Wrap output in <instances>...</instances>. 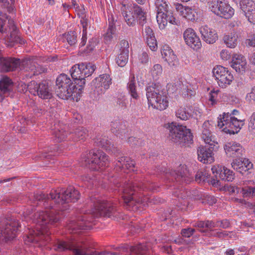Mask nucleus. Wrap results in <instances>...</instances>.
<instances>
[{
    "label": "nucleus",
    "mask_w": 255,
    "mask_h": 255,
    "mask_svg": "<svg viewBox=\"0 0 255 255\" xmlns=\"http://www.w3.org/2000/svg\"><path fill=\"white\" fill-rule=\"evenodd\" d=\"M60 218V212L54 209L35 213L33 215V222L36 224V227L34 230H29L25 241L30 243L38 242L45 235L48 236L50 226L58 222Z\"/></svg>",
    "instance_id": "f257e3e1"
},
{
    "label": "nucleus",
    "mask_w": 255,
    "mask_h": 255,
    "mask_svg": "<svg viewBox=\"0 0 255 255\" xmlns=\"http://www.w3.org/2000/svg\"><path fill=\"white\" fill-rule=\"evenodd\" d=\"M34 199L36 201H44L43 205L45 208L51 207V202L63 205L69 202H75L80 197V193L73 187L70 186L66 190H52L49 195H45L42 192H37L34 195Z\"/></svg>",
    "instance_id": "f03ea898"
},
{
    "label": "nucleus",
    "mask_w": 255,
    "mask_h": 255,
    "mask_svg": "<svg viewBox=\"0 0 255 255\" xmlns=\"http://www.w3.org/2000/svg\"><path fill=\"white\" fill-rule=\"evenodd\" d=\"M145 189L152 190L149 184H144L142 182L137 181L129 182L124 185L122 189V197L124 202L129 205H132L134 203L143 204L145 206L148 200L147 197H137L135 192L137 190H144Z\"/></svg>",
    "instance_id": "7ed1b4c3"
},
{
    "label": "nucleus",
    "mask_w": 255,
    "mask_h": 255,
    "mask_svg": "<svg viewBox=\"0 0 255 255\" xmlns=\"http://www.w3.org/2000/svg\"><path fill=\"white\" fill-rule=\"evenodd\" d=\"M56 93L57 95L62 99H68L71 98L77 102L79 100V94L80 91L77 90V92H73L75 84L72 82L70 78L66 74H60L56 81Z\"/></svg>",
    "instance_id": "20e7f679"
},
{
    "label": "nucleus",
    "mask_w": 255,
    "mask_h": 255,
    "mask_svg": "<svg viewBox=\"0 0 255 255\" xmlns=\"http://www.w3.org/2000/svg\"><path fill=\"white\" fill-rule=\"evenodd\" d=\"M166 128L169 130V136L174 143L183 146L193 141V135L190 129L182 125L172 123L168 124Z\"/></svg>",
    "instance_id": "39448f33"
},
{
    "label": "nucleus",
    "mask_w": 255,
    "mask_h": 255,
    "mask_svg": "<svg viewBox=\"0 0 255 255\" xmlns=\"http://www.w3.org/2000/svg\"><path fill=\"white\" fill-rule=\"evenodd\" d=\"M146 97L148 104L157 110H164L168 106L166 95L154 87L149 86L146 88Z\"/></svg>",
    "instance_id": "423d86ee"
},
{
    "label": "nucleus",
    "mask_w": 255,
    "mask_h": 255,
    "mask_svg": "<svg viewBox=\"0 0 255 255\" xmlns=\"http://www.w3.org/2000/svg\"><path fill=\"white\" fill-rule=\"evenodd\" d=\"M19 223L14 218L5 220L0 225V242H7L15 237Z\"/></svg>",
    "instance_id": "0eeeda50"
},
{
    "label": "nucleus",
    "mask_w": 255,
    "mask_h": 255,
    "mask_svg": "<svg viewBox=\"0 0 255 255\" xmlns=\"http://www.w3.org/2000/svg\"><path fill=\"white\" fill-rule=\"evenodd\" d=\"M209 9L215 14L226 19L234 14V9L228 3L227 0H210Z\"/></svg>",
    "instance_id": "6e6552de"
},
{
    "label": "nucleus",
    "mask_w": 255,
    "mask_h": 255,
    "mask_svg": "<svg viewBox=\"0 0 255 255\" xmlns=\"http://www.w3.org/2000/svg\"><path fill=\"white\" fill-rule=\"evenodd\" d=\"M27 88L30 93L35 96H38L42 99H50L52 97L51 89L46 81H43L39 84L32 81L28 84Z\"/></svg>",
    "instance_id": "1a4fd4ad"
},
{
    "label": "nucleus",
    "mask_w": 255,
    "mask_h": 255,
    "mask_svg": "<svg viewBox=\"0 0 255 255\" xmlns=\"http://www.w3.org/2000/svg\"><path fill=\"white\" fill-rule=\"evenodd\" d=\"M213 74L219 86L222 88H226L230 85L234 79L233 74L228 68L221 65L216 66L213 68Z\"/></svg>",
    "instance_id": "9d476101"
},
{
    "label": "nucleus",
    "mask_w": 255,
    "mask_h": 255,
    "mask_svg": "<svg viewBox=\"0 0 255 255\" xmlns=\"http://www.w3.org/2000/svg\"><path fill=\"white\" fill-rule=\"evenodd\" d=\"M20 69L30 73V77L45 72L46 69L42 67L33 59H25L20 61Z\"/></svg>",
    "instance_id": "9b49d317"
},
{
    "label": "nucleus",
    "mask_w": 255,
    "mask_h": 255,
    "mask_svg": "<svg viewBox=\"0 0 255 255\" xmlns=\"http://www.w3.org/2000/svg\"><path fill=\"white\" fill-rule=\"evenodd\" d=\"M118 215L116 206L105 201H97V217H116Z\"/></svg>",
    "instance_id": "f8f14e48"
},
{
    "label": "nucleus",
    "mask_w": 255,
    "mask_h": 255,
    "mask_svg": "<svg viewBox=\"0 0 255 255\" xmlns=\"http://www.w3.org/2000/svg\"><path fill=\"white\" fill-rule=\"evenodd\" d=\"M114 9L113 8H109L107 10L109 28L107 32L104 36V40L105 43H110L114 36L116 35V28L115 25V21H117L116 15L114 14Z\"/></svg>",
    "instance_id": "ddd939ff"
},
{
    "label": "nucleus",
    "mask_w": 255,
    "mask_h": 255,
    "mask_svg": "<svg viewBox=\"0 0 255 255\" xmlns=\"http://www.w3.org/2000/svg\"><path fill=\"white\" fill-rule=\"evenodd\" d=\"M161 53L162 58L171 68H176L178 66L179 62L177 56L168 45H164L162 48Z\"/></svg>",
    "instance_id": "4468645a"
},
{
    "label": "nucleus",
    "mask_w": 255,
    "mask_h": 255,
    "mask_svg": "<svg viewBox=\"0 0 255 255\" xmlns=\"http://www.w3.org/2000/svg\"><path fill=\"white\" fill-rule=\"evenodd\" d=\"M9 34L7 35L6 41L9 43V46H13L15 43H24L18 34V32L16 26L12 19L8 20Z\"/></svg>",
    "instance_id": "2eb2a0df"
},
{
    "label": "nucleus",
    "mask_w": 255,
    "mask_h": 255,
    "mask_svg": "<svg viewBox=\"0 0 255 255\" xmlns=\"http://www.w3.org/2000/svg\"><path fill=\"white\" fill-rule=\"evenodd\" d=\"M211 170L215 176L222 180L232 181L234 179V174L233 171L224 166L220 165L213 166Z\"/></svg>",
    "instance_id": "dca6fc26"
},
{
    "label": "nucleus",
    "mask_w": 255,
    "mask_h": 255,
    "mask_svg": "<svg viewBox=\"0 0 255 255\" xmlns=\"http://www.w3.org/2000/svg\"><path fill=\"white\" fill-rule=\"evenodd\" d=\"M183 37L186 43L191 48L198 49L201 47L200 39L193 29H187L184 32Z\"/></svg>",
    "instance_id": "f3484780"
},
{
    "label": "nucleus",
    "mask_w": 255,
    "mask_h": 255,
    "mask_svg": "<svg viewBox=\"0 0 255 255\" xmlns=\"http://www.w3.org/2000/svg\"><path fill=\"white\" fill-rule=\"evenodd\" d=\"M240 7L249 21L255 24V3L250 0H244L241 2Z\"/></svg>",
    "instance_id": "a211bd4d"
},
{
    "label": "nucleus",
    "mask_w": 255,
    "mask_h": 255,
    "mask_svg": "<svg viewBox=\"0 0 255 255\" xmlns=\"http://www.w3.org/2000/svg\"><path fill=\"white\" fill-rule=\"evenodd\" d=\"M217 149V146H210L208 148L200 147L197 150L198 160L203 163H211L214 161L213 150Z\"/></svg>",
    "instance_id": "6ab92c4d"
},
{
    "label": "nucleus",
    "mask_w": 255,
    "mask_h": 255,
    "mask_svg": "<svg viewBox=\"0 0 255 255\" xmlns=\"http://www.w3.org/2000/svg\"><path fill=\"white\" fill-rule=\"evenodd\" d=\"M212 126L209 121H205L202 127V133L201 137L204 141L210 146H216L218 142L215 140L211 132Z\"/></svg>",
    "instance_id": "aec40b11"
},
{
    "label": "nucleus",
    "mask_w": 255,
    "mask_h": 255,
    "mask_svg": "<svg viewBox=\"0 0 255 255\" xmlns=\"http://www.w3.org/2000/svg\"><path fill=\"white\" fill-rule=\"evenodd\" d=\"M200 32L202 39L208 44L214 43L218 39V35L216 30L204 25L200 28Z\"/></svg>",
    "instance_id": "412c9836"
},
{
    "label": "nucleus",
    "mask_w": 255,
    "mask_h": 255,
    "mask_svg": "<svg viewBox=\"0 0 255 255\" xmlns=\"http://www.w3.org/2000/svg\"><path fill=\"white\" fill-rule=\"evenodd\" d=\"M111 131L122 139L128 136V130L124 121L115 120L111 123Z\"/></svg>",
    "instance_id": "4be33fe9"
},
{
    "label": "nucleus",
    "mask_w": 255,
    "mask_h": 255,
    "mask_svg": "<svg viewBox=\"0 0 255 255\" xmlns=\"http://www.w3.org/2000/svg\"><path fill=\"white\" fill-rule=\"evenodd\" d=\"M232 167L237 172L244 174L252 168L253 164L247 158L236 159L231 163Z\"/></svg>",
    "instance_id": "5701e85b"
},
{
    "label": "nucleus",
    "mask_w": 255,
    "mask_h": 255,
    "mask_svg": "<svg viewBox=\"0 0 255 255\" xmlns=\"http://www.w3.org/2000/svg\"><path fill=\"white\" fill-rule=\"evenodd\" d=\"M112 79L109 74H104L100 75L97 78V93L101 95L105 93L112 84Z\"/></svg>",
    "instance_id": "b1692460"
},
{
    "label": "nucleus",
    "mask_w": 255,
    "mask_h": 255,
    "mask_svg": "<svg viewBox=\"0 0 255 255\" xmlns=\"http://www.w3.org/2000/svg\"><path fill=\"white\" fill-rule=\"evenodd\" d=\"M142 35L151 50L155 51L157 49V42L152 29L148 26H145L142 30Z\"/></svg>",
    "instance_id": "393cba45"
},
{
    "label": "nucleus",
    "mask_w": 255,
    "mask_h": 255,
    "mask_svg": "<svg viewBox=\"0 0 255 255\" xmlns=\"http://www.w3.org/2000/svg\"><path fill=\"white\" fill-rule=\"evenodd\" d=\"M227 155L230 157H238L242 154L243 148L238 143L231 141L226 143L224 146Z\"/></svg>",
    "instance_id": "a878e982"
},
{
    "label": "nucleus",
    "mask_w": 255,
    "mask_h": 255,
    "mask_svg": "<svg viewBox=\"0 0 255 255\" xmlns=\"http://www.w3.org/2000/svg\"><path fill=\"white\" fill-rule=\"evenodd\" d=\"M247 64L246 59L243 55L235 54L233 56L231 66L236 72L243 73L247 68Z\"/></svg>",
    "instance_id": "bb28decb"
},
{
    "label": "nucleus",
    "mask_w": 255,
    "mask_h": 255,
    "mask_svg": "<svg viewBox=\"0 0 255 255\" xmlns=\"http://www.w3.org/2000/svg\"><path fill=\"white\" fill-rule=\"evenodd\" d=\"M57 249L59 251H72L74 255H86L83 249L78 248L73 244L65 241L59 242L57 244Z\"/></svg>",
    "instance_id": "cd10ccee"
},
{
    "label": "nucleus",
    "mask_w": 255,
    "mask_h": 255,
    "mask_svg": "<svg viewBox=\"0 0 255 255\" xmlns=\"http://www.w3.org/2000/svg\"><path fill=\"white\" fill-rule=\"evenodd\" d=\"M13 82L7 76L3 77L0 80V96H8L12 90Z\"/></svg>",
    "instance_id": "c85d7f7f"
},
{
    "label": "nucleus",
    "mask_w": 255,
    "mask_h": 255,
    "mask_svg": "<svg viewBox=\"0 0 255 255\" xmlns=\"http://www.w3.org/2000/svg\"><path fill=\"white\" fill-rule=\"evenodd\" d=\"M245 120L238 119L232 117L226 133L235 134L238 133L244 125Z\"/></svg>",
    "instance_id": "c756f323"
},
{
    "label": "nucleus",
    "mask_w": 255,
    "mask_h": 255,
    "mask_svg": "<svg viewBox=\"0 0 255 255\" xmlns=\"http://www.w3.org/2000/svg\"><path fill=\"white\" fill-rule=\"evenodd\" d=\"M95 156L94 151H90L82 160V165L94 171L96 169Z\"/></svg>",
    "instance_id": "7c9ffc66"
},
{
    "label": "nucleus",
    "mask_w": 255,
    "mask_h": 255,
    "mask_svg": "<svg viewBox=\"0 0 255 255\" xmlns=\"http://www.w3.org/2000/svg\"><path fill=\"white\" fill-rule=\"evenodd\" d=\"M232 191L235 193H241L245 198L255 196V187L247 186L241 188L234 186L232 188Z\"/></svg>",
    "instance_id": "2f4dec72"
},
{
    "label": "nucleus",
    "mask_w": 255,
    "mask_h": 255,
    "mask_svg": "<svg viewBox=\"0 0 255 255\" xmlns=\"http://www.w3.org/2000/svg\"><path fill=\"white\" fill-rule=\"evenodd\" d=\"M134 14L136 16L138 24L141 26L146 22V13L141 7L134 4L133 5Z\"/></svg>",
    "instance_id": "473e14b6"
},
{
    "label": "nucleus",
    "mask_w": 255,
    "mask_h": 255,
    "mask_svg": "<svg viewBox=\"0 0 255 255\" xmlns=\"http://www.w3.org/2000/svg\"><path fill=\"white\" fill-rule=\"evenodd\" d=\"M122 14L125 19V22L129 26H134L135 25L136 20L132 15V12L130 10H127L125 5H123L121 8Z\"/></svg>",
    "instance_id": "72a5a7b5"
},
{
    "label": "nucleus",
    "mask_w": 255,
    "mask_h": 255,
    "mask_svg": "<svg viewBox=\"0 0 255 255\" xmlns=\"http://www.w3.org/2000/svg\"><path fill=\"white\" fill-rule=\"evenodd\" d=\"M238 36L236 32H233L228 34L225 35L223 37V41L227 47L231 48H235L238 43Z\"/></svg>",
    "instance_id": "f704fd0d"
},
{
    "label": "nucleus",
    "mask_w": 255,
    "mask_h": 255,
    "mask_svg": "<svg viewBox=\"0 0 255 255\" xmlns=\"http://www.w3.org/2000/svg\"><path fill=\"white\" fill-rule=\"evenodd\" d=\"M84 63L74 65L70 70L71 75L73 80L84 79L82 71L84 70Z\"/></svg>",
    "instance_id": "c9c22d12"
},
{
    "label": "nucleus",
    "mask_w": 255,
    "mask_h": 255,
    "mask_svg": "<svg viewBox=\"0 0 255 255\" xmlns=\"http://www.w3.org/2000/svg\"><path fill=\"white\" fill-rule=\"evenodd\" d=\"M109 160L108 156L102 151H98L97 153V165L98 166L99 168L101 171L108 166Z\"/></svg>",
    "instance_id": "e433bc0d"
},
{
    "label": "nucleus",
    "mask_w": 255,
    "mask_h": 255,
    "mask_svg": "<svg viewBox=\"0 0 255 255\" xmlns=\"http://www.w3.org/2000/svg\"><path fill=\"white\" fill-rule=\"evenodd\" d=\"M231 116V115L229 114V113H224L222 116L220 115L218 117V127L220 128H222L225 132H226L228 128V125L229 124L231 117H232Z\"/></svg>",
    "instance_id": "4c0bfd02"
},
{
    "label": "nucleus",
    "mask_w": 255,
    "mask_h": 255,
    "mask_svg": "<svg viewBox=\"0 0 255 255\" xmlns=\"http://www.w3.org/2000/svg\"><path fill=\"white\" fill-rule=\"evenodd\" d=\"M128 89L132 98L135 99L139 98V96L136 91L135 77L133 74L130 76L128 84Z\"/></svg>",
    "instance_id": "58836bf2"
},
{
    "label": "nucleus",
    "mask_w": 255,
    "mask_h": 255,
    "mask_svg": "<svg viewBox=\"0 0 255 255\" xmlns=\"http://www.w3.org/2000/svg\"><path fill=\"white\" fill-rule=\"evenodd\" d=\"M118 162L120 163V164H118V165L121 166L122 168H126L129 170L134 171L135 164L134 161L128 158H125V157H122Z\"/></svg>",
    "instance_id": "ea45409f"
},
{
    "label": "nucleus",
    "mask_w": 255,
    "mask_h": 255,
    "mask_svg": "<svg viewBox=\"0 0 255 255\" xmlns=\"http://www.w3.org/2000/svg\"><path fill=\"white\" fill-rule=\"evenodd\" d=\"M166 12H157L156 20L160 29H163L167 24Z\"/></svg>",
    "instance_id": "a19ab883"
},
{
    "label": "nucleus",
    "mask_w": 255,
    "mask_h": 255,
    "mask_svg": "<svg viewBox=\"0 0 255 255\" xmlns=\"http://www.w3.org/2000/svg\"><path fill=\"white\" fill-rule=\"evenodd\" d=\"M163 73L162 67L160 64H156L153 65L150 70V74L154 80H158Z\"/></svg>",
    "instance_id": "79ce46f5"
},
{
    "label": "nucleus",
    "mask_w": 255,
    "mask_h": 255,
    "mask_svg": "<svg viewBox=\"0 0 255 255\" xmlns=\"http://www.w3.org/2000/svg\"><path fill=\"white\" fill-rule=\"evenodd\" d=\"M128 60V53L120 52L116 58V63L120 67H124L127 63Z\"/></svg>",
    "instance_id": "37998d69"
},
{
    "label": "nucleus",
    "mask_w": 255,
    "mask_h": 255,
    "mask_svg": "<svg viewBox=\"0 0 255 255\" xmlns=\"http://www.w3.org/2000/svg\"><path fill=\"white\" fill-rule=\"evenodd\" d=\"M173 174H175V179L177 181L179 180L180 178L183 179L189 175L188 170L185 165H180L178 170V173L175 172Z\"/></svg>",
    "instance_id": "c03bdc74"
},
{
    "label": "nucleus",
    "mask_w": 255,
    "mask_h": 255,
    "mask_svg": "<svg viewBox=\"0 0 255 255\" xmlns=\"http://www.w3.org/2000/svg\"><path fill=\"white\" fill-rule=\"evenodd\" d=\"M155 5L157 12H167L168 5L165 0H156Z\"/></svg>",
    "instance_id": "a18cd8bd"
},
{
    "label": "nucleus",
    "mask_w": 255,
    "mask_h": 255,
    "mask_svg": "<svg viewBox=\"0 0 255 255\" xmlns=\"http://www.w3.org/2000/svg\"><path fill=\"white\" fill-rule=\"evenodd\" d=\"M191 114L185 108L180 107L176 111V116L182 120H187L190 117Z\"/></svg>",
    "instance_id": "49530a36"
},
{
    "label": "nucleus",
    "mask_w": 255,
    "mask_h": 255,
    "mask_svg": "<svg viewBox=\"0 0 255 255\" xmlns=\"http://www.w3.org/2000/svg\"><path fill=\"white\" fill-rule=\"evenodd\" d=\"M182 16L189 20L193 21L197 18V13L194 9L187 6Z\"/></svg>",
    "instance_id": "de8ad7c7"
},
{
    "label": "nucleus",
    "mask_w": 255,
    "mask_h": 255,
    "mask_svg": "<svg viewBox=\"0 0 255 255\" xmlns=\"http://www.w3.org/2000/svg\"><path fill=\"white\" fill-rule=\"evenodd\" d=\"M74 80L75 81V83L73 84H75V88L73 92L78 93L77 90L79 91V90H80V93H79L80 98L82 93V90L83 89L84 86L85 84V79L84 78L81 79H75Z\"/></svg>",
    "instance_id": "09e8293b"
},
{
    "label": "nucleus",
    "mask_w": 255,
    "mask_h": 255,
    "mask_svg": "<svg viewBox=\"0 0 255 255\" xmlns=\"http://www.w3.org/2000/svg\"><path fill=\"white\" fill-rule=\"evenodd\" d=\"M84 66L85 67L84 68V70L82 71L83 74H84V79L88 77L94 72L95 68L94 66L92 64L89 63H84Z\"/></svg>",
    "instance_id": "8fccbe9b"
},
{
    "label": "nucleus",
    "mask_w": 255,
    "mask_h": 255,
    "mask_svg": "<svg viewBox=\"0 0 255 255\" xmlns=\"http://www.w3.org/2000/svg\"><path fill=\"white\" fill-rule=\"evenodd\" d=\"M67 42L70 45H73L77 42V36L75 31H71L64 35Z\"/></svg>",
    "instance_id": "3c124183"
},
{
    "label": "nucleus",
    "mask_w": 255,
    "mask_h": 255,
    "mask_svg": "<svg viewBox=\"0 0 255 255\" xmlns=\"http://www.w3.org/2000/svg\"><path fill=\"white\" fill-rule=\"evenodd\" d=\"M85 222L82 221H72L69 224V227L72 230L85 229Z\"/></svg>",
    "instance_id": "603ef678"
},
{
    "label": "nucleus",
    "mask_w": 255,
    "mask_h": 255,
    "mask_svg": "<svg viewBox=\"0 0 255 255\" xmlns=\"http://www.w3.org/2000/svg\"><path fill=\"white\" fill-rule=\"evenodd\" d=\"M99 146L104 148L107 150H111L114 147V145L106 137L103 138L99 141Z\"/></svg>",
    "instance_id": "864d4df0"
},
{
    "label": "nucleus",
    "mask_w": 255,
    "mask_h": 255,
    "mask_svg": "<svg viewBox=\"0 0 255 255\" xmlns=\"http://www.w3.org/2000/svg\"><path fill=\"white\" fill-rule=\"evenodd\" d=\"M209 178V174L206 171H198L195 176V180L197 182L200 183L202 181L204 182Z\"/></svg>",
    "instance_id": "5fc2aeb1"
},
{
    "label": "nucleus",
    "mask_w": 255,
    "mask_h": 255,
    "mask_svg": "<svg viewBox=\"0 0 255 255\" xmlns=\"http://www.w3.org/2000/svg\"><path fill=\"white\" fill-rule=\"evenodd\" d=\"M54 134L57 142H61L66 138L67 135V132L62 129L55 131Z\"/></svg>",
    "instance_id": "6e6d98bb"
},
{
    "label": "nucleus",
    "mask_w": 255,
    "mask_h": 255,
    "mask_svg": "<svg viewBox=\"0 0 255 255\" xmlns=\"http://www.w3.org/2000/svg\"><path fill=\"white\" fill-rule=\"evenodd\" d=\"M130 251L131 254L129 255H134V254H144V247L141 245L131 247Z\"/></svg>",
    "instance_id": "4d7b16f0"
},
{
    "label": "nucleus",
    "mask_w": 255,
    "mask_h": 255,
    "mask_svg": "<svg viewBox=\"0 0 255 255\" xmlns=\"http://www.w3.org/2000/svg\"><path fill=\"white\" fill-rule=\"evenodd\" d=\"M247 101L255 104V86L252 88L251 91L246 96Z\"/></svg>",
    "instance_id": "13d9d810"
},
{
    "label": "nucleus",
    "mask_w": 255,
    "mask_h": 255,
    "mask_svg": "<svg viewBox=\"0 0 255 255\" xmlns=\"http://www.w3.org/2000/svg\"><path fill=\"white\" fill-rule=\"evenodd\" d=\"M203 200V203H207L209 205H213L217 202L216 198L214 196L210 195H204Z\"/></svg>",
    "instance_id": "bf43d9fd"
},
{
    "label": "nucleus",
    "mask_w": 255,
    "mask_h": 255,
    "mask_svg": "<svg viewBox=\"0 0 255 255\" xmlns=\"http://www.w3.org/2000/svg\"><path fill=\"white\" fill-rule=\"evenodd\" d=\"M74 134L77 138L79 139H83L85 137L86 133L85 129L83 128H79L76 129L74 132Z\"/></svg>",
    "instance_id": "052dcab7"
},
{
    "label": "nucleus",
    "mask_w": 255,
    "mask_h": 255,
    "mask_svg": "<svg viewBox=\"0 0 255 255\" xmlns=\"http://www.w3.org/2000/svg\"><path fill=\"white\" fill-rule=\"evenodd\" d=\"M120 52L129 53V44L128 41L122 40L120 43Z\"/></svg>",
    "instance_id": "680f3d73"
},
{
    "label": "nucleus",
    "mask_w": 255,
    "mask_h": 255,
    "mask_svg": "<svg viewBox=\"0 0 255 255\" xmlns=\"http://www.w3.org/2000/svg\"><path fill=\"white\" fill-rule=\"evenodd\" d=\"M195 231V229L192 228L184 229L182 230L181 233L184 237L189 238L193 234Z\"/></svg>",
    "instance_id": "e2e57ef3"
},
{
    "label": "nucleus",
    "mask_w": 255,
    "mask_h": 255,
    "mask_svg": "<svg viewBox=\"0 0 255 255\" xmlns=\"http://www.w3.org/2000/svg\"><path fill=\"white\" fill-rule=\"evenodd\" d=\"M219 91H212L209 94V100L211 102L212 105L216 103L217 98Z\"/></svg>",
    "instance_id": "0e129e2a"
},
{
    "label": "nucleus",
    "mask_w": 255,
    "mask_h": 255,
    "mask_svg": "<svg viewBox=\"0 0 255 255\" xmlns=\"http://www.w3.org/2000/svg\"><path fill=\"white\" fill-rule=\"evenodd\" d=\"M149 60V56L146 52H143L139 56V61L142 64L147 63Z\"/></svg>",
    "instance_id": "69168bd1"
},
{
    "label": "nucleus",
    "mask_w": 255,
    "mask_h": 255,
    "mask_svg": "<svg viewBox=\"0 0 255 255\" xmlns=\"http://www.w3.org/2000/svg\"><path fill=\"white\" fill-rule=\"evenodd\" d=\"M249 128L253 132H255V113H254L250 118Z\"/></svg>",
    "instance_id": "338daca9"
},
{
    "label": "nucleus",
    "mask_w": 255,
    "mask_h": 255,
    "mask_svg": "<svg viewBox=\"0 0 255 255\" xmlns=\"http://www.w3.org/2000/svg\"><path fill=\"white\" fill-rule=\"evenodd\" d=\"M195 91L192 90L190 87H187L186 88L183 89L182 94L185 97H190L195 94Z\"/></svg>",
    "instance_id": "774afa93"
}]
</instances>
